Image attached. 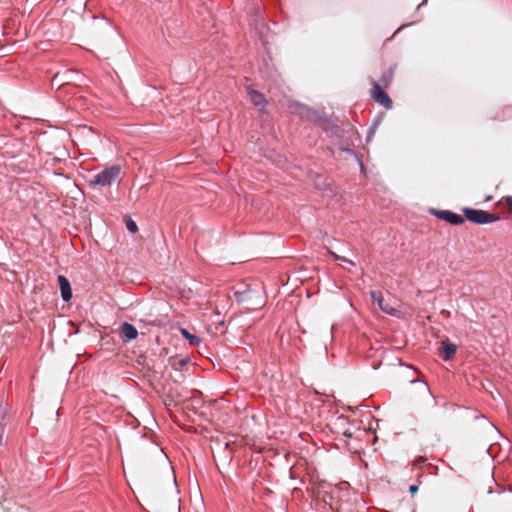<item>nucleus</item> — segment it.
Instances as JSON below:
<instances>
[{
    "instance_id": "f3484780",
    "label": "nucleus",
    "mask_w": 512,
    "mask_h": 512,
    "mask_svg": "<svg viewBox=\"0 0 512 512\" xmlns=\"http://www.w3.org/2000/svg\"><path fill=\"white\" fill-rule=\"evenodd\" d=\"M426 461V458L420 456L413 461L414 466H420Z\"/></svg>"
},
{
    "instance_id": "f8f14e48",
    "label": "nucleus",
    "mask_w": 512,
    "mask_h": 512,
    "mask_svg": "<svg viewBox=\"0 0 512 512\" xmlns=\"http://www.w3.org/2000/svg\"><path fill=\"white\" fill-rule=\"evenodd\" d=\"M180 332L183 335V337L189 341L191 345H199L200 339L197 336L191 334L187 329L182 328Z\"/></svg>"
},
{
    "instance_id": "4468645a",
    "label": "nucleus",
    "mask_w": 512,
    "mask_h": 512,
    "mask_svg": "<svg viewBox=\"0 0 512 512\" xmlns=\"http://www.w3.org/2000/svg\"><path fill=\"white\" fill-rule=\"evenodd\" d=\"M125 223L128 231L131 233H136L138 231L137 224L131 218L127 217Z\"/></svg>"
},
{
    "instance_id": "7ed1b4c3",
    "label": "nucleus",
    "mask_w": 512,
    "mask_h": 512,
    "mask_svg": "<svg viewBox=\"0 0 512 512\" xmlns=\"http://www.w3.org/2000/svg\"><path fill=\"white\" fill-rule=\"evenodd\" d=\"M120 172L121 167L119 165H113L95 175L90 183L99 186L111 185L119 177Z\"/></svg>"
},
{
    "instance_id": "423d86ee",
    "label": "nucleus",
    "mask_w": 512,
    "mask_h": 512,
    "mask_svg": "<svg viewBox=\"0 0 512 512\" xmlns=\"http://www.w3.org/2000/svg\"><path fill=\"white\" fill-rule=\"evenodd\" d=\"M58 282L61 291V297L64 301L68 302L72 298V290L69 280L63 276H58Z\"/></svg>"
},
{
    "instance_id": "20e7f679",
    "label": "nucleus",
    "mask_w": 512,
    "mask_h": 512,
    "mask_svg": "<svg viewBox=\"0 0 512 512\" xmlns=\"http://www.w3.org/2000/svg\"><path fill=\"white\" fill-rule=\"evenodd\" d=\"M371 85V97L373 98V100L387 109L391 108L392 100L387 95V93L383 91L384 87L375 80H371Z\"/></svg>"
},
{
    "instance_id": "9d476101",
    "label": "nucleus",
    "mask_w": 512,
    "mask_h": 512,
    "mask_svg": "<svg viewBox=\"0 0 512 512\" xmlns=\"http://www.w3.org/2000/svg\"><path fill=\"white\" fill-rule=\"evenodd\" d=\"M396 66H391L387 71L383 73L380 79V85H382L384 88H387L393 80L394 74H395Z\"/></svg>"
},
{
    "instance_id": "2eb2a0df",
    "label": "nucleus",
    "mask_w": 512,
    "mask_h": 512,
    "mask_svg": "<svg viewBox=\"0 0 512 512\" xmlns=\"http://www.w3.org/2000/svg\"><path fill=\"white\" fill-rule=\"evenodd\" d=\"M370 296L373 300V302H376L379 305V300H383V296L381 292L378 291H371Z\"/></svg>"
},
{
    "instance_id": "6e6552de",
    "label": "nucleus",
    "mask_w": 512,
    "mask_h": 512,
    "mask_svg": "<svg viewBox=\"0 0 512 512\" xmlns=\"http://www.w3.org/2000/svg\"><path fill=\"white\" fill-rule=\"evenodd\" d=\"M248 94L250 97V101L253 103V105L257 107L260 111H262L266 106V100L264 95L261 92L256 91L254 89H249Z\"/></svg>"
},
{
    "instance_id": "9b49d317",
    "label": "nucleus",
    "mask_w": 512,
    "mask_h": 512,
    "mask_svg": "<svg viewBox=\"0 0 512 512\" xmlns=\"http://www.w3.org/2000/svg\"><path fill=\"white\" fill-rule=\"evenodd\" d=\"M379 308L385 312L386 314H389V315H396V313L398 312V310L396 308H394L393 306H391L388 302H386L384 299L383 300H379Z\"/></svg>"
},
{
    "instance_id": "f03ea898",
    "label": "nucleus",
    "mask_w": 512,
    "mask_h": 512,
    "mask_svg": "<svg viewBox=\"0 0 512 512\" xmlns=\"http://www.w3.org/2000/svg\"><path fill=\"white\" fill-rule=\"evenodd\" d=\"M463 214L469 221L479 225L493 223L500 219L497 214L472 208H464Z\"/></svg>"
},
{
    "instance_id": "f257e3e1",
    "label": "nucleus",
    "mask_w": 512,
    "mask_h": 512,
    "mask_svg": "<svg viewBox=\"0 0 512 512\" xmlns=\"http://www.w3.org/2000/svg\"><path fill=\"white\" fill-rule=\"evenodd\" d=\"M39 123L34 118V145L39 149L41 160L44 159V169L50 171L64 155L61 141L55 131H44L37 127Z\"/></svg>"
},
{
    "instance_id": "dca6fc26",
    "label": "nucleus",
    "mask_w": 512,
    "mask_h": 512,
    "mask_svg": "<svg viewBox=\"0 0 512 512\" xmlns=\"http://www.w3.org/2000/svg\"><path fill=\"white\" fill-rule=\"evenodd\" d=\"M502 201L508 206L509 210L512 211V196H505Z\"/></svg>"
},
{
    "instance_id": "ddd939ff",
    "label": "nucleus",
    "mask_w": 512,
    "mask_h": 512,
    "mask_svg": "<svg viewBox=\"0 0 512 512\" xmlns=\"http://www.w3.org/2000/svg\"><path fill=\"white\" fill-rule=\"evenodd\" d=\"M327 251H328V253H329L330 255H332L336 260H340V261H342V262H345V263L349 264L350 266H355V263H354L352 260H350V259H348V258H346V257H343V256H339V255H337L336 253H334V252H333L332 250H330V249H327Z\"/></svg>"
},
{
    "instance_id": "39448f33",
    "label": "nucleus",
    "mask_w": 512,
    "mask_h": 512,
    "mask_svg": "<svg viewBox=\"0 0 512 512\" xmlns=\"http://www.w3.org/2000/svg\"><path fill=\"white\" fill-rule=\"evenodd\" d=\"M430 213L436 216L437 218L444 220L452 225H461L465 221L463 216L456 214L450 210L430 209Z\"/></svg>"
},
{
    "instance_id": "a211bd4d",
    "label": "nucleus",
    "mask_w": 512,
    "mask_h": 512,
    "mask_svg": "<svg viewBox=\"0 0 512 512\" xmlns=\"http://www.w3.org/2000/svg\"><path fill=\"white\" fill-rule=\"evenodd\" d=\"M418 491V486L417 485H411L409 487V492L414 495L416 492Z\"/></svg>"
},
{
    "instance_id": "0eeeda50",
    "label": "nucleus",
    "mask_w": 512,
    "mask_h": 512,
    "mask_svg": "<svg viewBox=\"0 0 512 512\" xmlns=\"http://www.w3.org/2000/svg\"><path fill=\"white\" fill-rule=\"evenodd\" d=\"M121 335L124 342H129L137 337L138 331L132 324L124 322L121 326Z\"/></svg>"
},
{
    "instance_id": "1a4fd4ad",
    "label": "nucleus",
    "mask_w": 512,
    "mask_h": 512,
    "mask_svg": "<svg viewBox=\"0 0 512 512\" xmlns=\"http://www.w3.org/2000/svg\"><path fill=\"white\" fill-rule=\"evenodd\" d=\"M457 346L450 342H443L440 350V355L444 360H450L454 357Z\"/></svg>"
}]
</instances>
